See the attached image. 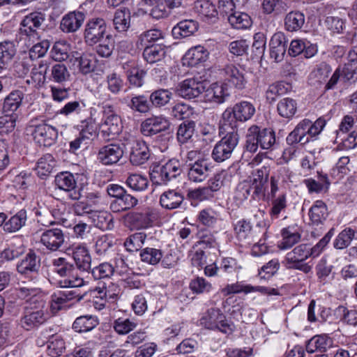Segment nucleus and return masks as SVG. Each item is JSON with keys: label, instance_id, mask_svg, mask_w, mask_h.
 <instances>
[{"label": "nucleus", "instance_id": "412c9836", "mask_svg": "<svg viewBox=\"0 0 357 357\" xmlns=\"http://www.w3.org/2000/svg\"><path fill=\"white\" fill-rule=\"evenodd\" d=\"M287 43L288 40L283 32L275 33L269 43L271 57L277 62L282 61L287 50Z\"/></svg>", "mask_w": 357, "mask_h": 357}, {"label": "nucleus", "instance_id": "20e7f679", "mask_svg": "<svg viewBox=\"0 0 357 357\" xmlns=\"http://www.w3.org/2000/svg\"><path fill=\"white\" fill-rule=\"evenodd\" d=\"M200 324L206 328L218 330L227 335L231 334L234 331V325L228 321L225 315L218 308L208 310L201 318Z\"/></svg>", "mask_w": 357, "mask_h": 357}, {"label": "nucleus", "instance_id": "dca6fc26", "mask_svg": "<svg viewBox=\"0 0 357 357\" xmlns=\"http://www.w3.org/2000/svg\"><path fill=\"white\" fill-rule=\"evenodd\" d=\"M233 226L235 236L241 246L247 247L253 243L255 235L252 224L249 220H239L234 223Z\"/></svg>", "mask_w": 357, "mask_h": 357}, {"label": "nucleus", "instance_id": "7ed1b4c3", "mask_svg": "<svg viewBox=\"0 0 357 357\" xmlns=\"http://www.w3.org/2000/svg\"><path fill=\"white\" fill-rule=\"evenodd\" d=\"M296 175L287 167H280L274 171L269 178L268 196L274 198L278 192H285L296 182Z\"/></svg>", "mask_w": 357, "mask_h": 357}, {"label": "nucleus", "instance_id": "603ef678", "mask_svg": "<svg viewBox=\"0 0 357 357\" xmlns=\"http://www.w3.org/2000/svg\"><path fill=\"white\" fill-rule=\"evenodd\" d=\"M144 47L143 57L150 63L160 61L165 55V47L160 45Z\"/></svg>", "mask_w": 357, "mask_h": 357}, {"label": "nucleus", "instance_id": "8fccbe9b", "mask_svg": "<svg viewBox=\"0 0 357 357\" xmlns=\"http://www.w3.org/2000/svg\"><path fill=\"white\" fill-rule=\"evenodd\" d=\"M305 23V16L299 11L289 13L284 19V26L289 31L299 30Z\"/></svg>", "mask_w": 357, "mask_h": 357}, {"label": "nucleus", "instance_id": "58836bf2", "mask_svg": "<svg viewBox=\"0 0 357 357\" xmlns=\"http://www.w3.org/2000/svg\"><path fill=\"white\" fill-rule=\"evenodd\" d=\"M146 6H151L150 15L155 19H161L169 15V8L166 0H142Z\"/></svg>", "mask_w": 357, "mask_h": 357}, {"label": "nucleus", "instance_id": "e433bc0d", "mask_svg": "<svg viewBox=\"0 0 357 357\" xmlns=\"http://www.w3.org/2000/svg\"><path fill=\"white\" fill-rule=\"evenodd\" d=\"M99 324L94 315H84L77 317L73 324V328L78 333H86L95 328Z\"/></svg>", "mask_w": 357, "mask_h": 357}, {"label": "nucleus", "instance_id": "4be33fe9", "mask_svg": "<svg viewBox=\"0 0 357 357\" xmlns=\"http://www.w3.org/2000/svg\"><path fill=\"white\" fill-rule=\"evenodd\" d=\"M150 157V152L146 144L140 140L131 139L130 160L134 165L144 164Z\"/></svg>", "mask_w": 357, "mask_h": 357}, {"label": "nucleus", "instance_id": "39448f33", "mask_svg": "<svg viewBox=\"0 0 357 357\" xmlns=\"http://www.w3.org/2000/svg\"><path fill=\"white\" fill-rule=\"evenodd\" d=\"M239 141L237 132L226 134L213 147L211 156L217 162H222L229 159Z\"/></svg>", "mask_w": 357, "mask_h": 357}, {"label": "nucleus", "instance_id": "cd10ccee", "mask_svg": "<svg viewBox=\"0 0 357 357\" xmlns=\"http://www.w3.org/2000/svg\"><path fill=\"white\" fill-rule=\"evenodd\" d=\"M209 165L205 160H198L190 165L188 176L190 181L195 183L204 181L209 174Z\"/></svg>", "mask_w": 357, "mask_h": 357}, {"label": "nucleus", "instance_id": "2eb2a0df", "mask_svg": "<svg viewBox=\"0 0 357 357\" xmlns=\"http://www.w3.org/2000/svg\"><path fill=\"white\" fill-rule=\"evenodd\" d=\"M229 94L227 84L215 82L204 89L203 98L205 102L221 104L225 101Z\"/></svg>", "mask_w": 357, "mask_h": 357}, {"label": "nucleus", "instance_id": "f704fd0d", "mask_svg": "<svg viewBox=\"0 0 357 357\" xmlns=\"http://www.w3.org/2000/svg\"><path fill=\"white\" fill-rule=\"evenodd\" d=\"M328 208L326 204L321 200L314 202L309 210V217L311 223L319 225L324 223L328 216Z\"/></svg>", "mask_w": 357, "mask_h": 357}, {"label": "nucleus", "instance_id": "864d4df0", "mask_svg": "<svg viewBox=\"0 0 357 357\" xmlns=\"http://www.w3.org/2000/svg\"><path fill=\"white\" fill-rule=\"evenodd\" d=\"M347 63L341 68V77L345 81H349L354 77L355 70L357 68V51L352 50L348 54Z\"/></svg>", "mask_w": 357, "mask_h": 357}, {"label": "nucleus", "instance_id": "423d86ee", "mask_svg": "<svg viewBox=\"0 0 357 357\" xmlns=\"http://www.w3.org/2000/svg\"><path fill=\"white\" fill-rule=\"evenodd\" d=\"M34 142L39 146H51L58 138V131L54 126L47 123L31 125L29 128Z\"/></svg>", "mask_w": 357, "mask_h": 357}, {"label": "nucleus", "instance_id": "13d9d810", "mask_svg": "<svg viewBox=\"0 0 357 357\" xmlns=\"http://www.w3.org/2000/svg\"><path fill=\"white\" fill-rule=\"evenodd\" d=\"M355 234V230L350 227L343 229L335 238L333 241L334 248L338 250L347 248L354 238Z\"/></svg>", "mask_w": 357, "mask_h": 357}, {"label": "nucleus", "instance_id": "393cba45", "mask_svg": "<svg viewBox=\"0 0 357 357\" xmlns=\"http://www.w3.org/2000/svg\"><path fill=\"white\" fill-rule=\"evenodd\" d=\"M208 52L203 46L198 45L190 48L183 58V65L197 66L205 62L208 57Z\"/></svg>", "mask_w": 357, "mask_h": 357}, {"label": "nucleus", "instance_id": "f3484780", "mask_svg": "<svg viewBox=\"0 0 357 357\" xmlns=\"http://www.w3.org/2000/svg\"><path fill=\"white\" fill-rule=\"evenodd\" d=\"M123 151L119 144H109L102 146L98 153V160L104 165H112L119 161Z\"/></svg>", "mask_w": 357, "mask_h": 357}, {"label": "nucleus", "instance_id": "69168bd1", "mask_svg": "<svg viewBox=\"0 0 357 357\" xmlns=\"http://www.w3.org/2000/svg\"><path fill=\"white\" fill-rule=\"evenodd\" d=\"M47 342L48 354L52 357H58L66 350V342L61 335L54 336Z\"/></svg>", "mask_w": 357, "mask_h": 357}, {"label": "nucleus", "instance_id": "c85d7f7f", "mask_svg": "<svg viewBox=\"0 0 357 357\" xmlns=\"http://www.w3.org/2000/svg\"><path fill=\"white\" fill-rule=\"evenodd\" d=\"M333 345V340L327 334L317 335L308 340L306 351L308 353L325 352Z\"/></svg>", "mask_w": 357, "mask_h": 357}, {"label": "nucleus", "instance_id": "a878e982", "mask_svg": "<svg viewBox=\"0 0 357 357\" xmlns=\"http://www.w3.org/2000/svg\"><path fill=\"white\" fill-rule=\"evenodd\" d=\"M24 252L25 248L20 239L12 241L6 248L0 251V266L18 258Z\"/></svg>", "mask_w": 357, "mask_h": 357}, {"label": "nucleus", "instance_id": "052dcab7", "mask_svg": "<svg viewBox=\"0 0 357 357\" xmlns=\"http://www.w3.org/2000/svg\"><path fill=\"white\" fill-rule=\"evenodd\" d=\"M70 77L66 66L63 63H56L52 66L50 79L56 83L67 82Z\"/></svg>", "mask_w": 357, "mask_h": 357}, {"label": "nucleus", "instance_id": "49530a36", "mask_svg": "<svg viewBox=\"0 0 357 357\" xmlns=\"http://www.w3.org/2000/svg\"><path fill=\"white\" fill-rule=\"evenodd\" d=\"M16 50L13 42L0 43V70L6 68L15 54Z\"/></svg>", "mask_w": 357, "mask_h": 357}, {"label": "nucleus", "instance_id": "473e14b6", "mask_svg": "<svg viewBox=\"0 0 357 357\" xmlns=\"http://www.w3.org/2000/svg\"><path fill=\"white\" fill-rule=\"evenodd\" d=\"M238 121H239L233 108L226 109L222 114L220 123V135H226L232 131L237 132Z\"/></svg>", "mask_w": 357, "mask_h": 357}, {"label": "nucleus", "instance_id": "6ab92c4d", "mask_svg": "<svg viewBox=\"0 0 357 357\" xmlns=\"http://www.w3.org/2000/svg\"><path fill=\"white\" fill-rule=\"evenodd\" d=\"M64 242V235L59 228L44 230L40 235V243L48 250L56 251Z\"/></svg>", "mask_w": 357, "mask_h": 357}, {"label": "nucleus", "instance_id": "4c0bfd02", "mask_svg": "<svg viewBox=\"0 0 357 357\" xmlns=\"http://www.w3.org/2000/svg\"><path fill=\"white\" fill-rule=\"evenodd\" d=\"M228 22L236 29H248L252 24L250 16L244 12L239 11H234L233 13L229 14Z\"/></svg>", "mask_w": 357, "mask_h": 357}, {"label": "nucleus", "instance_id": "680f3d73", "mask_svg": "<svg viewBox=\"0 0 357 357\" xmlns=\"http://www.w3.org/2000/svg\"><path fill=\"white\" fill-rule=\"evenodd\" d=\"M195 123L192 121H183L178 126L177 130V139L181 143L188 142L195 133Z\"/></svg>", "mask_w": 357, "mask_h": 357}, {"label": "nucleus", "instance_id": "bb28decb", "mask_svg": "<svg viewBox=\"0 0 357 357\" xmlns=\"http://www.w3.org/2000/svg\"><path fill=\"white\" fill-rule=\"evenodd\" d=\"M128 218L135 228L139 229L150 227L155 215L153 209L146 208L142 212L129 214Z\"/></svg>", "mask_w": 357, "mask_h": 357}, {"label": "nucleus", "instance_id": "7c9ffc66", "mask_svg": "<svg viewBox=\"0 0 357 357\" xmlns=\"http://www.w3.org/2000/svg\"><path fill=\"white\" fill-rule=\"evenodd\" d=\"M45 320L43 310H26L21 319L20 324L23 328L29 331L43 324Z\"/></svg>", "mask_w": 357, "mask_h": 357}, {"label": "nucleus", "instance_id": "79ce46f5", "mask_svg": "<svg viewBox=\"0 0 357 357\" xmlns=\"http://www.w3.org/2000/svg\"><path fill=\"white\" fill-rule=\"evenodd\" d=\"M89 217L93 225L102 230L109 229L112 226V215L106 211H93Z\"/></svg>", "mask_w": 357, "mask_h": 357}, {"label": "nucleus", "instance_id": "4d7b16f0", "mask_svg": "<svg viewBox=\"0 0 357 357\" xmlns=\"http://www.w3.org/2000/svg\"><path fill=\"white\" fill-rule=\"evenodd\" d=\"M336 314L340 317V321L345 325L356 327L357 326V310L349 309L343 305L338 306Z\"/></svg>", "mask_w": 357, "mask_h": 357}, {"label": "nucleus", "instance_id": "6e6d98bb", "mask_svg": "<svg viewBox=\"0 0 357 357\" xmlns=\"http://www.w3.org/2000/svg\"><path fill=\"white\" fill-rule=\"evenodd\" d=\"M24 93L20 90L11 91L5 98L3 109L5 112H15L22 105Z\"/></svg>", "mask_w": 357, "mask_h": 357}, {"label": "nucleus", "instance_id": "f03ea898", "mask_svg": "<svg viewBox=\"0 0 357 357\" xmlns=\"http://www.w3.org/2000/svg\"><path fill=\"white\" fill-rule=\"evenodd\" d=\"M310 257L307 243H301L285 255L282 264L287 269L297 270L308 274L312 271V266L306 262Z\"/></svg>", "mask_w": 357, "mask_h": 357}, {"label": "nucleus", "instance_id": "5fc2aeb1", "mask_svg": "<svg viewBox=\"0 0 357 357\" xmlns=\"http://www.w3.org/2000/svg\"><path fill=\"white\" fill-rule=\"evenodd\" d=\"M56 162L51 154L44 155L37 162L36 170L39 176L43 177L50 174L54 167Z\"/></svg>", "mask_w": 357, "mask_h": 357}, {"label": "nucleus", "instance_id": "774afa93", "mask_svg": "<svg viewBox=\"0 0 357 357\" xmlns=\"http://www.w3.org/2000/svg\"><path fill=\"white\" fill-rule=\"evenodd\" d=\"M162 255L161 250L153 248H146L140 252L142 261L151 265L158 264Z\"/></svg>", "mask_w": 357, "mask_h": 357}, {"label": "nucleus", "instance_id": "72a5a7b5", "mask_svg": "<svg viewBox=\"0 0 357 357\" xmlns=\"http://www.w3.org/2000/svg\"><path fill=\"white\" fill-rule=\"evenodd\" d=\"M87 112L89 113V116L82 120L79 127L80 130L79 135L85 137L86 139H89L96 134V120L93 116L97 112V109L91 107L87 109Z\"/></svg>", "mask_w": 357, "mask_h": 357}, {"label": "nucleus", "instance_id": "f257e3e1", "mask_svg": "<svg viewBox=\"0 0 357 357\" xmlns=\"http://www.w3.org/2000/svg\"><path fill=\"white\" fill-rule=\"evenodd\" d=\"M99 107L102 112L101 121L98 126L100 133L106 140L114 139L122 130L121 119L115 112L112 104L103 102Z\"/></svg>", "mask_w": 357, "mask_h": 357}, {"label": "nucleus", "instance_id": "c9c22d12", "mask_svg": "<svg viewBox=\"0 0 357 357\" xmlns=\"http://www.w3.org/2000/svg\"><path fill=\"white\" fill-rule=\"evenodd\" d=\"M262 128L253 125L250 126L246 135L245 149L250 153H255L258 148L261 149V130Z\"/></svg>", "mask_w": 357, "mask_h": 357}, {"label": "nucleus", "instance_id": "9d476101", "mask_svg": "<svg viewBox=\"0 0 357 357\" xmlns=\"http://www.w3.org/2000/svg\"><path fill=\"white\" fill-rule=\"evenodd\" d=\"M44 21L45 17L43 13L37 12L29 13L20 22V33L29 38L36 39L38 36L37 30Z\"/></svg>", "mask_w": 357, "mask_h": 357}, {"label": "nucleus", "instance_id": "3c124183", "mask_svg": "<svg viewBox=\"0 0 357 357\" xmlns=\"http://www.w3.org/2000/svg\"><path fill=\"white\" fill-rule=\"evenodd\" d=\"M105 82L107 90L114 95L120 93L125 86L123 77L115 72L107 74Z\"/></svg>", "mask_w": 357, "mask_h": 357}, {"label": "nucleus", "instance_id": "9b49d317", "mask_svg": "<svg viewBox=\"0 0 357 357\" xmlns=\"http://www.w3.org/2000/svg\"><path fill=\"white\" fill-rule=\"evenodd\" d=\"M40 267V259L35 253L30 252L17 263V271L24 277L35 278Z\"/></svg>", "mask_w": 357, "mask_h": 357}, {"label": "nucleus", "instance_id": "2f4dec72", "mask_svg": "<svg viewBox=\"0 0 357 357\" xmlns=\"http://www.w3.org/2000/svg\"><path fill=\"white\" fill-rule=\"evenodd\" d=\"M184 200V197L179 191L169 190L164 192L160 198L161 206L167 210L178 208Z\"/></svg>", "mask_w": 357, "mask_h": 357}, {"label": "nucleus", "instance_id": "6e6552de", "mask_svg": "<svg viewBox=\"0 0 357 357\" xmlns=\"http://www.w3.org/2000/svg\"><path fill=\"white\" fill-rule=\"evenodd\" d=\"M225 84L238 89H243L247 84L245 70L232 63L226 65L221 70Z\"/></svg>", "mask_w": 357, "mask_h": 357}, {"label": "nucleus", "instance_id": "b1692460", "mask_svg": "<svg viewBox=\"0 0 357 357\" xmlns=\"http://www.w3.org/2000/svg\"><path fill=\"white\" fill-rule=\"evenodd\" d=\"M85 19L82 12H71L64 15L61 21L60 29L65 33L77 31L82 25Z\"/></svg>", "mask_w": 357, "mask_h": 357}, {"label": "nucleus", "instance_id": "5701e85b", "mask_svg": "<svg viewBox=\"0 0 357 357\" xmlns=\"http://www.w3.org/2000/svg\"><path fill=\"white\" fill-rule=\"evenodd\" d=\"M309 119H305L300 121L296 128L287 137V144L292 145L298 143L305 144L310 142L308 137Z\"/></svg>", "mask_w": 357, "mask_h": 357}, {"label": "nucleus", "instance_id": "1a4fd4ad", "mask_svg": "<svg viewBox=\"0 0 357 357\" xmlns=\"http://www.w3.org/2000/svg\"><path fill=\"white\" fill-rule=\"evenodd\" d=\"M107 24L102 18H93L89 20L84 30L86 43L93 45L100 41L106 33Z\"/></svg>", "mask_w": 357, "mask_h": 357}, {"label": "nucleus", "instance_id": "0e129e2a", "mask_svg": "<svg viewBox=\"0 0 357 357\" xmlns=\"http://www.w3.org/2000/svg\"><path fill=\"white\" fill-rule=\"evenodd\" d=\"M70 45L66 40H59L54 43L52 49V56L55 61H65L69 56Z\"/></svg>", "mask_w": 357, "mask_h": 357}, {"label": "nucleus", "instance_id": "a211bd4d", "mask_svg": "<svg viewBox=\"0 0 357 357\" xmlns=\"http://www.w3.org/2000/svg\"><path fill=\"white\" fill-rule=\"evenodd\" d=\"M268 172L267 167H262L257 169L252 179L247 181L250 187L253 199L260 198L264 195L265 184L268 180Z\"/></svg>", "mask_w": 357, "mask_h": 357}, {"label": "nucleus", "instance_id": "0eeeda50", "mask_svg": "<svg viewBox=\"0 0 357 357\" xmlns=\"http://www.w3.org/2000/svg\"><path fill=\"white\" fill-rule=\"evenodd\" d=\"M181 173V164L178 160L172 159L165 165L154 169L151 174L153 181L158 185H166Z\"/></svg>", "mask_w": 357, "mask_h": 357}, {"label": "nucleus", "instance_id": "aec40b11", "mask_svg": "<svg viewBox=\"0 0 357 357\" xmlns=\"http://www.w3.org/2000/svg\"><path fill=\"white\" fill-rule=\"evenodd\" d=\"M75 263L79 270L88 271L91 268V257L89 250L84 244L73 245L68 250Z\"/></svg>", "mask_w": 357, "mask_h": 357}, {"label": "nucleus", "instance_id": "ddd939ff", "mask_svg": "<svg viewBox=\"0 0 357 357\" xmlns=\"http://www.w3.org/2000/svg\"><path fill=\"white\" fill-rule=\"evenodd\" d=\"M280 233L282 238L278 243V248L280 250L291 248L301 239L302 230L296 225L283 228Z\"/></svg>", "mask_w": 357, "mask_h": 357}, {"label": "nucleus", "instance_id": "a18cd8bd", "mask_svg": "<svg viewBox=\"0 0 357 357\" xmlns=\"http://www.w3.org/2000/svg\"><path fill=\"white\" fill-rule=\"evenodd\" d=\"M126 184L133 191L142 192L147 189L149 180L144 175L134 173L128 176Z\"/></svg>", "mask_w": 357, "mask_h": 357}, {"label": "nucleus", "instance_id": "338daca9", "mask_svg": "<svg viewBox=\"0 0 357 357\" xmlns=\"http://www.w3.org/2000/svg\"><path fill=\"white\" fill-rule=\"evenodd\" d=\"M95 289L108 302H114L119 294L120 289L117 285L112 282L103 284L102 286L96 287Z\"/></svg>", "mask_w": 357, "mask_h": 357}, {"label": "nucleus", "instance_id": "09e8293b", "mask_svg": "<svg viewBox=\"0 0 357 357\" xmlns=\"http://www.w3.org/2000/svg\"><path fill=\"white\" fill-rule=\"evenodd\" d=\"M55 184L59 189L66 192L73 191L77 185L73 174L67 172L56 175Z\"/></svg>", "mask_w": 357, "mask_h": 357}, {"label": "nucleus", "instance_id": "c756f323", "mask_svg": "<svg viewBox=\"0 0 357 357\" xmlns=\"http://www.w3.org/2000/svg\"><path fill=\"white\" fill-rule=\"evenodd\" d=\"M195 10L206 22H213L218 18L215 6L207 0H199L195 3Z\"/></svg>", "mask_w": 357, "mask_h": 357}, {"label": "nucleus", "instance_id": "a19ab883", "mask_svg": "<svg viewBox=\"0 0 357 357\" xmlns=\"http://www.w3.org/2000/svg\"><path fill=\"white\" fill-rule=\"evenodd\" d=\"M198 23L192 20H185L178 22L173 28V33L176 36L186 38L193 35L198 30Z\"/></svg>", "mask_w": 357, "mask_h": 357}, {"label": "nucleus", "instance_id": "c03bdc74", "mask_svg": "<svg viewBox=\"0 0 357 357\" xmlns=\"http://www.w3.org/2000/svg\"><path fill=\"white\" fill-rule=\"evenodd\" d=\"M26 219V211L22 209L4 222L3 229L10 233L15 232L25 225Z\"/></svg>", "mask_w": 357, "mask_h": 357}, {"label": "nucleus", "instance_id": "e2e57ef3", "mask_svg": "<svg viewBox=\"0 0 357 357\" xmlns=\"http://www.w3.org/2000/svg\"><path fill=\"white\" fill-rule=\"evenodd\" d=\"M287 206V193L282 192L278 197L272 198V207L270 211V215L272 219H277L280 214L285 210Z\"/></svg>", "mask_w": 357, "mask_h": 357}, {"label": "nucleus", "instance_id": "de8ad7c7", "mask_svg": "<svg viewBox=\"0 0 357 357\" xmlns=\"http://www.w3.org/2000/svg\"><path fill=\"white\" fill-rule=\"evenodd\" d=\"M233 109L237 119L241 122L250 119L255 113V107L248 101H241L236 103L233 107Z\"/></svg>", "mask_w": 357, "mask_h": 357}, {"label": "nucleus", "instance_id": "ea45409f", "mask_svg": "<svg viewBox=\"0 0 357 357\" xmlns=\"http://www.w3.org/2000/svg\"><path fill=\"white\" fill-rule=\"evenodd\" d=\"M113 24L117 31H127L130 26V13L129 10L123 8L116 10L113 18Z\"/></svg>", "mask_w": 357, "mask_h": 357}, {"label": "nucleus", "instance_id": "37998d69", "mask_svg": "<svg viewBox=\"0 0 357 357\" xmlns=\"http://www.w3.org/2000/svg\"><path fill=\"white\" fill-rule=\"evenodd\" d=\"M277 110L280 116L291 119L297 112V102L293 98H284L278 102Z\"/></svg>", "mask_w": 357, "mask_h": 357}, {"label": "nucleus", "instance_id": "4468645a", "mask_svg": "<svg viewBox=\"0 0 357 357\" xmlns=\"http://www.w3.org/2000/svg\"><path fill=\"white\" fill-rule=\"evenodd\" d=\"M169 120L163 116H153L146 119L141 124V132L144 136H152L168 129Z\"/></svg>", "mask_w": 357, "mask_h": 357}, {"label": "nucleus", "instance_id": "bf43d9fd", "mask_svg": "<svg viewBox=\"0 0 357 357\" xmlns=\"http://www.w3.org/2000/svg\"><path fill=\"white\" fill-rule=\"evenodd\" d=\"M146 238V234L144 232H138L128 236L123 245L126 250L130 252L139 250L144 245Z\"/></svg>", "mask_w": 357, "mask_h": 357}, {"label": "nucleus", "instance_id": "f8f14e48", "mask_svg": "<svg viewBox=\"0 0 357 357\" xmlns=\"http://www.w3.org/2000/svg\"><path fill=\"white\" fill-rule=\"evenodd\" d=\"M205 89L204 82L195 78H189L180 83L177 89L180 96L192 99L198 97L203 93Z\"/></svg>", "mask_w": 357, "mask_h": 357}]
</instances>
